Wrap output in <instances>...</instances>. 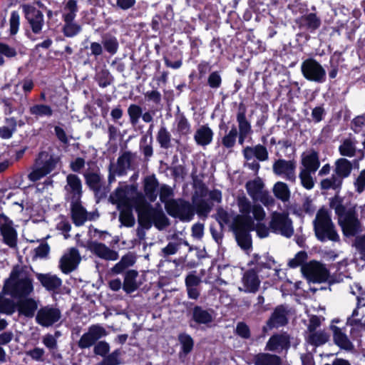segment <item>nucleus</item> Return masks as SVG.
<instances>
[{
  "instance_id": "1",
  "label": "nucleus",
  "mask_w": 365,
  "mask_h": 365,
  "mask_svg": "<svg viewBox=\"0 0 365 365\" xmlns=\"http://www.w3.org/2000/svg\"><path fill=\"white\" fill-rule=\"evenodd\" d=\"M138 197V192L135 185L120 186L110 196L113 204H116L120 210L119 220L125 227L134 226L135 220L133 215L132 207L134 200Z\"/></svg>"
},
{
  "instance_id": "2",
  "label": "nucleus",
  "mask_w": 365,
  "mask_h": 365,
  "mask_svg": "<svg viewBox=\"0 0 365 365\" xmlns=\"http://www.w3.org/2000/svg\"><path fill=\"white\" fill-rule=\"evenodd\" d=\"M330 206L338 216L339 223L344 235L354 236L362 231V226L356 213L355 207H345L343 200L338 196L330 202Z\"/></svg>"
},
{
  "instance_id": "3",
  "label": "nucleus",
  "mask_w": 365,
  "mask_h": 365,
  "mask_svg": "<svg viewBox=\"0 0 365 365\" xmlns=\"http://www.w3.org/2000/svg\"><path fill=\"white\" fill-rule=\"evenodd\" d=\"M237 205L240 215L235 217L233 223H243L245 227L252 228L255 221H262L266 213L263 207L257 204L252 205L249 199L245 195H238Z\"/></svg>"
},
{
  "instance_id": "4",
  "label": "nucleus",
  "mask_w": 365,
  "mask_h": 365,
  "mask_svg": "<svg viewBox=\"0 0 365 365\" xmlns=\"http://www.w3.org/2000/svg\"><path fill=\"white\" fill-rule=\"evenodd\" d=\"M34 290L31 279L26 271L15 267L5 282L4 292L14 297L29 295Z\"/></svg>"
},
{
  "instance_id": "5",
  "label": "nucleus",
  "mask_w": 365,
  "mask_h": 365,
  "mask_svg": "<svg viewBox=\"0 0 365 365\" xmlns=\"http://www.w3.org/2000/svg\"><path fill=\"white\" fill-rule=\"evenodd\" d=\"M314 226L316 236L319 240L337 241L339 240V235L334 229L330 214L326 209L321 208L317 212Z\"/></svg>"
},
{
  "instance_id": "6",
  "label": "nucleus",
  "mask_w": 365,
  "mask_h": 365,
  "mask_svg": "<svg viewBox=\"0 0 365 365\" xmlns=\"http://www.w3.org/2000/svg\"><path fill=\"white\" fill-rule=\"evenodd\" d=\"M60 158L47 151L41 152L36 160L29 179L36 182L51 173L59 163Z\"/></svg>"
},
{
  "instance_id": "7",
  "label": "nucleus",
  "mask_w": 365,
  "mask_h": 365,
  "mask_svg": "<svg viewBox=\"0 0 365 365\" xmlns=\"http://www.w3.org/2000/svg\"><path fill=\"white\" fill-rule=\"evenodd\" d=\"M134 205L138 213V220L140 225L148 229L151 227L153 220L158 217L163 221V213L153 209L138 193V197L134 200Z\"/></svg>"
},
{
  "instance_id": "8",
  "label": "nucleus",
  "mask_w": 365,
  "mask_h": 365,
  "mask_svg": "<svg viewBox=\"0 0 365 365\" xmlns=\"http://www.w3.org/2000/svg\"><path fill=\"white\" fill-rule=\"evenodd\" d=\"M246 189L248 195L255 202H260L266 207L274 205V198L264 189V183L259 178L248 181L246 183Z\"/></svg>"
},
{
  "instance_id": "9",
  "label": "nucleus",
  "mask_w": 365,
  "mask_h": 365,
  "mask_svg": "<svg viewBox=\"0 0 365 365\" xmlns=\"http://www.w3.org/2000/svg\"><path fill=\"white\" fill-rule=\"evenodd\" d=\"M269 229L287 237H291L294 232L292 221L285 212H274L271 214Z\"/></svg>"
},
{
  "instance_id": "10",
  "label": "nucleus",
  "mask_w": 365,
  "mask_h": 365,
  "mask_svg": "<svg viewBox=\"0 0 365 365\" xmlns=\"http://www.w3.org/2000/svg\"><path fill=\"white\" fill-rule=\"evenodd\" d=\"M304 77L310 81L322 83L325 81L326 71L317 61L309 58L302 62L301 66Z\"/></svg>"
},
{
  "instance_id": "11",
  "label": "nucleus",
  "mask_w": 365,
  "mask_h": 365,
  "mask_svg": "<svg viewBox=\"0 0 365 365\" xmlns=\"http://www.w3.org/2000/svg\"><path fill=\"white\" fill-rule=\"evenodd\" d=\"M165 210L170 215L182 220L190 221L193 216V210L190 204L182 200H171L166 202Z\"/></svg>"
},
{
  "instance_id": "12",
  "label": "nucleus",
  "mask_w": 365,
  "mask_h": 365,
  "mask_svg": "<svg viewBox=\"0 0 365 365\" xmlns=\"http://www.w3.org/2000/svg\"><path fill=\"white\" fill-rule=\"evenodd\" d=\"M304 277L312 282H323L327 280L329 272L327 268L320 262L311 261L302 267Z\"/></svg>"
},
{
  "instance_id": "13",
  "label": "nucleus",
  "mask_w": 365,
  "mask_h": 365,
  "mask_svg": "<svg viewBox=\"0 0 365 365\" xmlns=\"http://www.w3.org/2000/svg\"><path fill=\"white\" fill-rule=\"evenodd\" d=\"M297 163L294 160H278L273 164V172L287 181L295 182Z\"/></svg>"
},
{
  "instance_id": "14",
  "label": "nucleus",
  "mask_w": 365,
  "mask_h": 365,
  "mask_svg": "<svg viewBox=\"0 0 365 365\" xmlns=\"http://www.w3.org/2000/svg\"><path fill=\"white\" fill-rule=\"evenodd\" d=\"M108 334L105 328L99 324L91 326L88 331L80 338L78 345L81 349L91 347L101 338Z\"/></svg>"
},
{
  "instance_id": "15",
  "label": "nucleus",
  "mask_w": 365,
  "mask_h": 365,
  "mask_svg": "<svg viewBox=\"0 0 365 365\" xmlns=\"http://www.w3.org/2000/svg\"><path fill=\"white\" fill-rule=\"evenodd\" d=\"M61 316L58 309L53 306H46L37 312L36 321L41 326L48 327L57 322Z\"/></svg>"
},
{
  "instance_id": "16",
  "label": "nucleus",
  "mask_w": 365,
  "mask_h": 365,
  "mask_svg": "<svg viewBox=\"0 0 365 365\" xmlns=\"http://www.w3.org/2000/svg\"><path fill=\"white\" fill-rule=\"evenodd\" d=\"M0 230L4 242L10 247L16 245L17 232L13 227L12 221L5 215H0Z\"/></svg>"
},
{
  "instance_id": "17",
  "label": "nucleus",
  "mask_w": 365,
  "mask_h": 365,
  "mask_svg": "<svg viewBox=\"0 0 365 365\" xmlns=\"http://www.w3.org/2000/svg\"><path fill=\"white\" fill-rule=\"evenodd\" d=\"M242 286L239 290L246 293H255L257 292L261 281L254 269L247 270L242 277Z\"/></svg>"
},
{
  "instance_id": "18",
  "label": "nucleus",
  "mask_w": 365,
  "mask_h": 365,
  "mask_svg": "<svg viewBox=\"0 0 365 365\" xmlns=\"http://www.w3.org/2000/svg\"><path fill=\"white\" fill-rule=\"evenodd\" d=\"M65 190L66 197L71 202L79 201L82 194V185L80 178L74 175L69 174L66 178Z\"/></svg>"
},
{
  "instance_id": "19",
  "label": "nucleus",
  "mask_w": 365,
  "mask_h": 365,
  "mask_svg": "<svg viewBox=\"0 0 365 365\" xmlns=\"http://www.w3.org/2000/svg\"><path fill=\"white\" fill-rule=\"evenodd\" d=\"M80 261L81 257L78 250L71 248L61 258L60 268L63 273L68 274L78 267Z\"/></svg>"
},
{
  "instance_id": "20",
  "label": "nucleus",
  "mask_w": 365,
  "mask_h": 365,
  "mask_svg": "<svg viewBox=\"0 0 365 365\" xmlns=\"http://www.w3.org/2000/svg\"><path fill=\"white\" fill-rule=\"evenodd\" d=\"M23 10L32 31L36 34L39 33L43 25V14L31 5H24Z\"/></svg>"
},
{
  "instance_id": "21",
  "label": "nucleus",
  "mask_w": 365,
  "mask_h": 365,
  "mask_svg": "<svg viewBox=\"0 0 365 365\" xmlns=\"http://www.w3.org/2000/svg\"><path fill=\"white\" fill-rule=\"evenodd\" d=\"M254 229L255 225L252 228H248L243 223H233L236 240L243 250H248L251 247L252 241L250 232Z\"/></svg>"
},
{
  "instance_id": "22",
  "label": "nucleus",
  "mask_w": 365,
  "mask_h": 365,
  "mask_svg": "<svg viewBox=\"0 0 365 365\" xmlns=\"http://www.w3.org/2000/svg\"><path fill=\"white\" fill-rule=\"evenodd\" d=\"M89 250L92 253L105 260L115 261L118 258V254L116 251L110 249L101 242H91L89 245Z\"/></svg>"
},
{
  "instance_id": "23",
  "label": "nucleus",
  "mask_w": 365,
  "mask_h": 365,
  "mask_svg": "<svg viewBox=\"0 0 365 365\" xmlns=\"http://www.w3.org/2000/svg\"><path fill=\"white\" fill-rule=\"evenodd\" d=\"M289 346V336L287 334L272 336L266 344V349L271 351L279 352Z\"/></svg>"
},
{
  "instance_id": "24",
  "label": "nucleus",
  "mask_w": 365,
  "mask_h": 365,
  "mask_svg": "<svg viewBox=\"0 0 365 365\" xmlns=\"http://www.w3.org/2000/svg\"><path fill=\"white\" fill-rule=\"evenodd\" d=\"M287 322V311L283 306L277 307L272 317L268 320L267 326L263 328L264 331H266L267 329H270L275 327L283 326Z\"/></svg>"
},
{
  "instance_id": "25",
  "label": "nucleus",
  "mask_w": 365,
  "mask_h": 365,
  "mask_svg": "<svg viewBox=\"0 0 365 365\" xmlns=\"http://www.w3.org/2000/svg\"><path fill=\"white\" fill-rule=\"evenodd\" d=\"M330 328L333 332L334 341L338 346L347 351L353 349L354 346L351 341L341 329L333 324Z\"/></svg>"
},
{
  "instance_id": "26",
  "label": "nucleus",
  "mask_w": 365,
  "mask_h": 365,
  "mask_svg": "<svg viewBox=\"0 0 365 365\" xmlns=\"http://www.w3.org/2000/svg\"><path fill=\"white\" fill-rule=\"evenodd\" d=\"M302 169L315 173L319 167V160L317 152L312 150L304 153L302 155Z\"/></svg>"
},
{
  "instance_id": "27",
  "label": "nucleus",
  "mask_w": 365,
  "mask_h": 365,
  "mask_svg": "<svg viewBox=\"0 0 365 365\" xmlns=\"http://www.w3.org/2000/svg\"><path fill=\"white\" fill-rule=\"evenodd\" d=\"M213 138V132L207 125L200 126L195 132L194 139L196 143L201 146H206L211 143Z\"/></svg>"
},
{
  "instance_id": "28",
  "label": "nucleus",
  "mask_w": 365,
  "mask_h": 365,
  "mask_svg": "<svg viewBox=\"0 0 365 365\" xmlns=\"http://www.w3.org/2000/svg\"><path fill=\"white\" fill-rule=\"evenodd\" d=\"M352 170L351 163L346 158H339L334 163V173L336 177L343 180L349 177Z\"/></svg>"
},
{
  "instance_id": "29",
  "label": "nucleus",
  "mask_w": 365,
  "mask_h": 365,
  "mask_svg": "<svg viewBox=\"0 0 365 365\" xmlns=\"http://www.w3.org/2000/svg\"><path fill=\"white\" fill-rule=\"evenodd\" d=\"M37 279L48 290H55L62 284V281L59 277L51 274H38Z\"/></svg>"
},
{
  "instance_id": "30",
  "label": "nucleus",
  "mask_w": 365,
  "mask_h": 365,
  "mask_svg": "<svg viewBox=\"0 0 365 365\" xmlns=\"http://www.w3.org/2000/svg\"><path fill=\"white\" fill-rule=\"evenodd\" d=\"M37 308V302L31 298L24 299L19 302L18 310L19 314L26 317H33Z\"/></svg>"
},
{
  "instance_id": "31",
  "label": "nucleus",
  "mask_w": 365,
  "mask_h": 365,
  "mask_svg": "<svg viewBox=\"0 0 365 365\" xmlns=\"http://www.w3.org/2000/svg\"><path fill=\"white\" fill-rule=\"evenodd\" d=\"M71 213L73 222L77 226L82 225L87 220V212L79 201L71 202Z\"/></svg>"
},
{
  "instance_id": "32",
  "label": "nucleus",
  "mask_w": 365,
  "mask_h": 365,
  "mask_svg": "<svg viewBox=\"0 0 365 365\" xmlns=\"http://www.w3.org/2000/svg\"><path fill=\"white\" fill-rule=\"evenodd\" d=\"M138 273L135 270L128 271L124 277L123 289L127 293H131L135 291L140 284L137 281Z\"/></svg>"
},
{
  "instance_id": "33",
  "label": "nucleus",
  "mask_w": 365,
  "mask_h": 365,
  "mask_svg": "<svg viewBox=\"0 0 365 365\" xmlns=\"http://www.w3.org/2000/svg\"><path fill=\"white\" fill-rule=\"evenodd\" d=\"M192 319L198 324H207L213 320L212 311L206 310L197 306L193 309Z\"/></svg>"
},
{
  "instance_id": "34",
  "label": "nucleus",
  "mask_w": 365,
  "mask_h": 365,
  "mask_svg": "<svg viewBox=\"0 0 365 365\" xmlns=\"http://www.w3.org/2000/svg\"><path fill=\"white\" fill-rule=\"evenodd\" d=\"M244 156L247 160L256 157L259 160H265L268 158V153L266 148L262 145H257L255 148L247 147L244 150Z\"/></svg>"
},
{
  "instance_id": "35",
  "label": "nucleus",
  "mask_w": 365,
  "mask_h": 365,
  "mask_svg": "<svg viewBox=\"0 0 365 365\" xmlns=\"http://www.w3.org/2000/svg\"><path fill=\"white\" fill-rule=\"evenodd\" d=\"M135 263V257L133 254L124 255L120 262L115 264L111 269L110 272L113 274H121L127 268L131 267Z\"/></svg>"
},
{
  "instance_id": "36",
  "label": "nucleus",
  "mask_w": 365,
  "mask_h": 365,
  "mask_svg": "<svg viewBox=\"0 0 365 365\" xmlns=\"http://www.w3.org/2000/svg\"><path fill=\"white\" fill-rule=\"evenodd\" d=\"M237 120L239 123V143L242 145L245 138L251 131V126L248 121L246 120L245 114L243 112H240L237 116Z\"/></svg>"
},
{
  "instance_id": "37",
  "label": "nucleus",
  "mask_w": 365,
  "mask_h": 365,
  "mask_svg": "<svg viewBox=\"0 0 365 365\" xmlns=\"http://www.w3.org/2000/svg\"><path fill=\"white\" fill-rule=\"evenodd\" d=\"M329 334L324 331H313L308 332L306 337L307 343L318 346L325 344L329 340Z\"/></svg>"
},
{
  "instance_id": "38",
  "label": "nucleus",
  "mask_w": 365,
  "mask_h": 365,
  "mask_svg": "<svg viewBox=\"0 0 365 365\" xmlns=\"http://www.w3.org/2000/svg\"><path fill=\"white\" fill-rule=\"evenodd\" d=\"M281 359L274 354L260 353L254 358L255 365H279Z\"/></svg>"
},
{
  "instance_id": "39",
  "label": "nucleus",
  "mask_w": 365,
  "mask_h": 365,
  "mask_svg": "<svg viewBox=\"0 0 365 365\" xmlns=\"http://www.w3.org/2000/svg\"><path fill=\"white\" fill-rule=\"evenodd\" d=\"M274 196L282 202H287L290 198V190L288 185L283 182H277L273 187Z\"/></svg>"
},
{
  "instance_id": "40",
  "label": "nucleus",
  "mask_w": 365,
  "mask_h": 365,
  "mask_svg": "<svg viewBox=\"0 0 365 365\" xmlns=\"http://www.w3.org/2000/svg\"><path fill=\"white\" fill-rule=\"evenodd\" d=\"M299 23L301 26L305 27L306 29L313 31L318 29L320 26L321 21L319 18L314 14H309L308 15L302 16L299 19Z\"/></svg>"
},
{
  "instance_id": "41",
  "label": "nucleus",
  "mask_w": 365,
  "mask_h": 365,
  "mask_svg": "<svg viewBox=\"0 0 365 365\" xmlns=\"http://www.w3.org/2000/svg\"><path fill=\"white\" fill-rule=\"evenodd\" d=\"M78 11L77 2L76 0H68L65 3L62 10L63 21H73Z\"/></svg>"
},
{
  "instance_id": "42",
  "label": "nucleus",
  "mask_w": 365,
  "mask_h": 365,
  "mask_svg": "<svg viewBox=\"0 0 365 365\" xmlns=\"http://www.w3.org/2000/svg\"><path fill=\"white\" fill-rule=\"evenodd\" d=\"M356 144L353 139H345L339 147L340 154L349 158L354 157L356 150Z\"/></svg>"
},
{
  "instance_id": "43",
  "label": "nucleus",
  "mask_w": 365,
  "mask_h": 365,
  "mask_svg": "<svg viewBox=\"0 0 365 365\" xmlns=\"http://www.w3.org/2000/svg\"><path fill=\"white\" fill-rule=\"evenodd\" d=\"M158 187V181L154 177H147L144 182V190L147 197L150 200L156 198V190Z\"/></svg>"
},
{
  "instance_id": "44",
  "label": "nucleus",
  "mask_w": 365,
  "mask_h": 365,
  "mask_svg": "<svg viewBox=\"0 0 365 365\" xmlns=\"http://www.w3.org/2000/svg\"><path fill=\"white\" fill-rule=\"evenodd\" d=\"M63 27V34L66 37L72 38L78 34L81 31V26L73 21H64Z\"/></svg>"
},
{
  "instance_id": "45",
  "label": "nucleus",
  "mask_w": 365,
  "mask_h": 365,
  "mask_svg": "<svg viewBox=\"0 0 365 365\" xmlns=\"http://www.w3.org/2000/svg\"><path fill=\"white\" fill-rule=\"evenodd\" d=\"M30 113L37 117H49L53 114V110L48 106L38 104L30 108Z\"/></svg>"
},
{
  "instance_id": "46",
  "label": "nucleus",
  "mask_w": 365,
  "mask_h": 365,
  "mask_svg": "<svg viewBox=\"0 0 365 365\" xmlns=\"http://www.w3.org/2000/svg\"><path fill=\"white\" fill-rule=\"evenodd\" d=\"M257 267L274 269L275 267V261L267 255L259 256L258 255H255V262H252Z\"/></svg>"
},
{
  "instance_id": "47",
  "label": "nucleus",
  "mask_w": 365,
  "mask_h": 365,
  "mask_svg": "<svg viewBox=\"0 0 365 365\" xmlns=\"http://www.w3.org/2000/svg\"><path fill=\"white\" fill-rule=\"evenodd\" d=\"M342 184V180L339 177L332 175L331 178H326L321 182V187L324 190L334 189L337 190L340 188Z\"/></svg>"
},
{
  "instance_id": "48",
  "label": "nucleus",
  "mask_w": 365,
  "mask_h": 365,
  "mask_svg": "<svg viewBox=\"0 0 365 365\" xmlns=\"http://www.w3.org/2000/svg\"><path fill=\"white\" fill-rule=\"evenodd\" d=\"M312 173L306 169H301L299 175L302 185L307 190L312 189L314 185V182L311 175Z\"/></svg>"
},
{
  "instance_id": "49",
  "label": "nucleus",
  "mask_w": 365,
  "mask_h": 365,
  "mask_svg": "<svg viewBox=\"0 0 365 365\" xmlns=\"http://www.w3.org/2000/svg\"><path fill=\"white\" fill-rule=\"evenodd\" d=\"M6 126L0 128V137L4 139L10 138L16 129V123L14 118L6 119Z\"/></svg>"
},
{
  "instance_id": "50",
  "label": "nucleus",
  "mask_w": 365,
  "mask_h": 365,
  "mask_svg": "<svg viewBox=\"0 0 365 365\" xmlns=\"http://www.w3.org/2000/svg\"><path fill=\"white\" fill-rule=\"evenodd\" d=\"M350 288L351 294L356 295L357 308L355 310L358 311L360 307H365V292L361 291L362 288L358 283L354 284Z\"/></svg>"
},
{
  "instance_id": "51",
  "label": "nucleus",
  "mask_w": 365,
  "mask_h": 365,
  "mask_svg": "<svg viewBox=\"0 0 365 365\" xmlns=\"http://www.w3.org/2000/svg\"><path fill=\"white\" fill-rule=\"evenodd\" d=\"M216 219L221 225V226L226 225H230L233 228V222L235 221V218L232 219V216L226 210L222 208L218 209Z\"/></svg>"
},
{
  "instance_id": "52",
  "label": "nucleus",
  "mask_w": 365,
  "mask_h": 365,
  "mask_svg": "<svg viewBox=\"0 0 365 365\" xmlns=\"http://www.w3.org/2000/svg\"><path fill=\"white\" fill-rule=\"evenodd\" d=\"M105 49L110 54H115L118 48V42L114 36H107L103 40Z\"/></svg>"
},
{
  "instance_id": "53",
  "label": "nucleus",
  "mask_w": 365,
  "mask_h": 365,
  "mask_svg": "<svg viewBox=\"0 0 365 365\" xmlns=\"http://www.w3.org/2000/svg\"><path fill=\"white\" fill-rule=\"evenodd\" d=\"M179 341L182 345V351L187 354L191 351L193 347V340L192 337L187 334H182L179 336Z\"/></svg>"
},
{
  "instance_id": "54",
  "label": "nucleus",
  "mask_w": 365,
  "mask_h": 365,
  "mask_svg": "<svg viewBox=\"0 0 365 365\" xmlns=\"http://www.w3.org/2000/svg\"><path fill=\"white\" fill-rule=\"evenodd\" d=\"M86 183L93 189H97L100 186L101 176L97 173L87 172L84 174Z\"/></svg>"
},
{
  "instance_id": "55",
  "label": "nucleus",
  "mask_w": 365,
  "mask_h": 365,
  "mask_svg": "<svg viewBox=\"0 0 365 365\" xmlns=\"http://www.w3.org/2000/svg\"><path fill=\"white\" fill-rule=\"evenodd\" d=\"M130 165V158L128 155L124 154L119 157L117 163L118 174L120 175L124 174L125 170L129 168Z\"/></svg>"
},
{
  "instance_id": "56",
  "label": "nucleus",
  "mask_w": 365,
  "mask_h": 365,
  "mask_svg": "<svg viewBox=\"0 0 365 365\" xmlns=\"http://www.w3.org/2000/svg\"><path fill=\"white\" fill-rule=\"evenodd\" d=\"M15 311L14 302L10 299H4L0 296V313L11 314Z\"/></svg>"
},
{
  "instance_id": "57",
  "label": "nucleus",
  "mask_w": 365,
  "mask_h": 365,
  "mask_svg": "<svg viewBox=\"0 0 365 365\" xmlns=\"http://www.w3.org/2000/svg\"><path fill=\"white\" fill-rule=\"evenodd\" d=\"M170 134L165 128H161L158 133V140L161 147L168 148L170 142Z\"/></svg>"
},
{
  "instance_id": "58",
  "label": "nucleus",
  "mask_w": 365,
  "mask_h": 365,
  "mask_svg": "<svg viewBox=\"0 0 365 365\" xmlns=\"http://www.w3.org/2000/svg\"><path fill=\"white\" fill-rule=\"evenodd\" d=\"M354 186L355 190L359 194L365 190V169L362 170L356 177Z\"/></svg>"
},
{
  "instance_id": "59",
  "label": "nucleus",
  "mask_w": 365,
  "mask_h": 365,
  "mask_svg": "<svg viewBox=\"0 0 365 365\" xmlns=\"http://www.w3.org/2000/svg\"><path fill=\"white\" fill-rule=\"evenodd\" d=\"M237 135V130L235 127H233L228 134H227L223 138H222V144L226 148H232L234 146L236 138Z\"/></svg>"
},
{
  "instance_id": "60",
  "label": "nucleus",
  "mask_w": 365,
  "mask_h": 365,
  "mask_svg": "<svg viewBox=\"0 0 365 365\" xmlns=\"http://www.w3.org/2000/svg\"><path fill=\"white\" fill-rule=\"evenodd\" d=\"M128 113L130 116L131 123L135 125L142 113V110L140 106L133 104L129 106Z\"/></svg>"
},
{
  "instance_id": "61",
  "label": "nucleus",
  "mask_w": 365,
  "mask_h": 365,
  "mask_svg": "<svg viewBox=\"0 0 365 365\" xmlns=\"http://www.w3.org/2000/svg\"><path fill=\"white\" fill-rule=\"evenodd\" d=\"M16 52L14 48L4 43H0V66L4 63L3 56L11 58L15 56Z\"/></svg>"
},
{
  "instance_id": "62",
  "label": "nucleus",
  "mask_w": 365,
  "mask_h": 365,
  "mask_svg": "<svg viewBox=\"0 0 365 365\" xmlns=\"http://www.w3.org/2000/svg\"><path fill=\"white\" fill-rule=\"evenodd\" d=\"M110 351V345L105 341H101L95 344L93 352L96 355L105 357Z\"/></svg>"
},
{
  "instance_id": "63",
  "label": "nucleus",
  "mask_w": 365,
  "mask_h": 365,
  "mask_svg": "<svg viewBox=\"0 0 365 365\" xmlns=\"http://www.w3.org/2000/svg\"><path fill=\"white\" fill-rule=\"evenodd\" d=\"M307 255L305 252L301 251L297 253L294 258L291 259L288 265L291 268H295L302 264V263L307 259Z\"/></svg>"
},
{
  "instance_id": "64",
  "label": "nucleus",
  "mask_w": 365,
  "mask_h": 365,
  "mask_svg": "<svg viewBox=\"0 0 365 365\" xmlns=\"http://www.w3.org/2000/svg\"><path fill=\"white\" fill-rule=\"evenodd\" d=\"M120 351L117 349L113 351L111 354L106 355L103 360L106 365H119L121 361L120 359Z\"/></svg>"
}]
</instances>
